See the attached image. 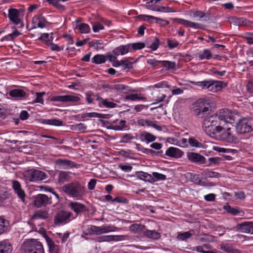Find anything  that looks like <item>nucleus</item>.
<instances>
[{"label": "nucleus", "instance_id": "3c124183", "mask_svg": "<svg viewBox=\"0 0 253 253\" xmlns=\"http://www.w3.org/2000/svg\"><path fill=\"white\" fill-rule=\"evenodd\" d=\"M204 175L209 178H218L221 176L220 173L210 170L205 172Z\"/></svg>", "mask_w": 253, "mask_h": 253}, {"label": "nucleus", "instance_id": "7ed1b4c3", "mask_svg": "<svg viewBox=\"0 0 253 253\" xmlns=\"http://www.w3.org/2000/svg\"><path fill=\"white\" fill-rule=\"evenodd\" d=\"M213 103V99L209 97L199 99L194 103V113L196 116L202 118L210 113L209 107Z\"/></svg>", "mask_w": 253, "mask_h": 253}, {"label": "nucleus", "instance_id": "2f4dec72", "mask_svg": "<svg viewBox=\"0 0 253 253\" xmlns=\"http://www.w3.org/2000/svg\"><path fill=\"white\" fill-rule=\"evenodd\" d=\"M176 20H178L179 22L186 27H192L195 29H204V26L202 24L181 19H176Z\"/></svg>", "mask_w": 253, "mask_h": 253}, {"label": "nucleus", "instance_id": "a211bd4d", "mask_svg": "<svg viewBox=\"0 0 253 253\" xmlns=\"http://www.w3.org/2000/svg\"><path fill=\"white\" fill-rule=\"evenodd\" d=\"M70 207L77 214L88 211L86 207L80 203L72 202L69 204Z\"/></svg>", "mask_w": 253, "mask_h": 253}, {"label": "nucleus", "instance_id": "bb28decb", "mask_svg": "<svg viewBox=\"0 0 253 253\" xmlns=\"http://www.w3.org/2000/svg\"><path fill=\"white\" fill-rule=\"evenodd\" d=\"M70 172L65 171H59L58 177V182L59 183L62 184L66 182L69 181L71 179V176H70Z\"/></svg>", "mask_w": 253, "mask_h": 253}, {"label": "nucleus", "instance_id": "680f3d73", "mask_svg": "<svg viewBox=\"0 0 253 253\" xmlns=\"http://www.w3.org/2000/svg\"><path fill=\"white\" fill-rule=\"evenodd\" d=\"M160 44L159 40L158 38H155L153 42L149 46L153 50H156L159 47Z\"/></svg>", "mask_w": 253, "mask_h": 253}, {"label": "nucleus", "instance_id": "cd10ccee", "mask_svg": "<svg viewBox=\"0 0 253 253\" xmlns=\"http://www.w3.org/2000/svg\"><path fill=\"white\" fill-rule=\"evenodd\" d=\"M49 216L48 211L46 210H40L35 212L32 215V219H46Z\"/></svg>", "mask_w": 253, "mask_h": 253}, {"label": "nucleus", "instance_id": "774afa93", "mask_svg": "<svg viewBox=\"0 0 253 253\" xmlns=\"http://www.w3.org/2000/svg\"><path fill=\"white\" fill-rule=\"evenodd\" d=\"M152 175L153 177L156 179V180H164L166 179V176L165 175L157 172H153Z\"/></svg>", "mask_w": 253, "mask_h": 253}, {"label": "nucleus", "instance_id": "9b49d317", "mask_svg": "<svg viewBox=\"0 0 253 253\" xmlns=\"http://www.w3.org/2000/svg\"><path fill=\"white\" fill-rule=\"evenodd\" d=\"M12 187L14 193L17 194L18 198L23 203H25L26 194L24 190L22 188L20 182L17 180L12 181Z\"/></svg>", "mask_w": 253, "mask_h": 253}, {"label": "nucleus", "instance_id": "6e6d98bb", "mask_svg": "<svg viewBox=\"0 0 253 253\" xmlns=\"http://www.w3.org/2000/svg\"><path fill=\"white\" fill-rule=\"evenodd\" d=\"M126 99L127 100L134 101L136 100H143L145 98L143 97L138 96L137 94H131L130 95L126 96Z\"/></svg>", "mask_w": 253, "mask_h": 253}, {"label": "nucleus", "instance_id": "a878e982", "mask_svg": "<svg viewBox=\"0 0 253 253\" xmlns=\"http://www.w3.org/2000/svg\"><path fill=\"white\" fill-rule=\"evenodd\" d=\"M139 138L142 141H146L147 143H149L154 141L156 137L151 133L142 131L140 133Z\"/></svg>", "mask_w": 253, "mask_h": 253}, {"label": "nucleus", "instance_id": "49530a36", "mask_svg": "<svg viewBox=\"0 0 253 253\" xmlns=\"http://www.w3.org/2000/svg\"><path fill=\"white\" fill-rule=\"evenodd\" d=\"M96 226L95 225H89L87 228L86 229L85 231H84L83 234L82 235V237H84V235H93L95 234L97 235L96 231Z\"/></svg>", "mask_w": 253, "mask_h": 253}, {"label": "nucleus", "instance_id": "20e7f679", "mask_svg": "<svg viewBox=\"0 0 253 253\" xmlns=\"http://www.w3.org/2000/svg\"><path fill=\"white\" fill-rule=\"evenodd\" d=\"M22 253H44L42 244L36 239L25 242L21 247Z\"/></svg>", "mask_w": 253, "mask_h": 253}, {"label": "nucleus", "instance_id": "6e6552de", "mask_svg": "<svg viewBox=\"0 0 253 253\" xmlns=\"http://www.w3.org/2000/svg\"><path fill=\"white\" fill-rule=\"evenodd\" d=\"M216 114L220 121L224 122V126L227 123H233L239 117L238 115L227 109H221L216 113Z\"/></svg>", "mask_w": 253, "mask_h": 253}, {"label": "nucleus", "instance_id": "864d4df0", "mask_svg": "<svg viewBox=\"0 0 253 253\" xmlns=\"http://www.w3.org/2000/svg\"><path fill=\"white\" fill-rule=\"evenodd\" d=\"M102 105L107 108H113L117 106V104L112 102L109 101L108 99H105L102 100Z\"/></svg>", "mask_w": 253, "mask_h": 253}, {"label": "nucleus", "instance_id": "7c9ffc66", "mask_svg": "<svg viewBox=\"0 0 253 253\" xmlns=\"http://www.w3.org/2000/svg\"><path fill=\"white\" fill-rule=\"evenodd\" d=\"M185 177L191 182L196 184L199 185L202 182V179L200 176V175L198 174L187 172L185 174Z\"/></svg>", "mask_w": 253, "mask_h": 253}, {"label": "nucleus", "instance_id": "c85d7f7f", "mask_svg": "<svg viewBox=\"0 0 253 253\" xmlns=\"http://www.w3.org/2000/svg\"><path fill=\"white\" fill-rule=\"evenodd\" d=\"M12 248L10 243L6 241L0 242V253H11Z\"/></svg>", "mask_w": 253, "mask_h": 253}, {"label": "nucleus", "instance_id": "dca6fc26", "mask_svg": "<svg viewBox=\"0 0 253 253\" xmlns=\"http://www.w3.org/2000/svg\"><path fill=\"white\" fill-rule=\"evenodd\" d=\"M237 230L246 233L253 234V222L246 221L237 225Z\"/></svg>", "mask_w": 253, "mask_h": 253}, {"label": "nucleus", "instance_id": "473e14b6", "mask_svg": "<svg viewBox=\"0 0 253 253\" xmlns=\"http://www.w3.org/2000/svg\"><path fill=\"white\" fill-rule=\"evenodd\" d=\"M33 21L36 23L38 22L37 26L41 28H43L46 26L48 23L46 19L42 14L37 15L34 17Z\"/></svg>", "mask_w": 253, "mask_h": 253}, {"label": "nucleus", "instance_id": "ea45409f", "mask_svg": "<svg viewBox=\"0 0 253 253\" xmlns=\"http://www.w3.org/2000/svg\"><path fill=\"white\" fill-rule=\"evenodd\" d=\"M21 34L19 32H18V31L17 30L15 29L12 33L8 34L7 35H6L5 36L2 38L0 39V41L3 42L5 41H12L16 37H17Z\"/></svg>", "mask_w": 253, "mask_h": 253}, {"label": "nucleus", "instance_id": "c9c22d12", "mask_svg": "<svg viewBox=\"0 0 253 253\" xmlns=\"http://www.w3.org/2000/svg\"><path fill=\"white\" fill-rule=\"evenodd\" d=\"M9 94L12 97L19 99L25 97L26 92L21 89H13L9 92Z\"/></svg>", "mask_w": 253, "mask_h": 253}, {"label": "nucleus", "instance_id": "f8f14e48", "mask_svg": "<svg viewBox=\"0 0 253 253\" xmlns=\"http://www.w3.org/2000/svg\"><path fill=\"white\" fill-rule=\"evenodd\" d=\"M210 85L209 90L212 92H216L221 90L222 88L227 86V84L222 81H217L210 80Z\"/></svg>", "mask_w": 253, "mask_h": 253}, {"label": "nucleus", "instance_id": "37998d69", "mask_svg": "<svg viewBox=\"0 0 253 253\" xmlns=\"http://www.w3.org/2000/svg\"><path fill=\"white\" fill-rule=\"evenodd\" d=\"M8 226V221L0 217V235L4 233L7 230Z\"/></svg>", "mask_w": 253, "mask_h": 253}, {"label": "nucleus", "instance_id": "e433bc0d", "mask_svg": "<svg viewBox=\"0 0 253 253\" xmlns=\"http://www.w3.org/2000/svg\"><path fill=\"white\" fill-rule=\"evenodd\" d=\"M194 231L193 230L183 233H178L177 239L179 241H185L194 235Z\"/></svg>", "mask_w": 253, "mask_h": 253}, {"label": "nucleus", "instance_id": "79ce46f5", "mask_svg": "<svg viewBox=\"0 0 253 253\" xmlns=\"http://www.w3.org/2000/svg\"><path fill=\"white\" fill-rule=\"evenodd\" d=\"M106 61V59L105 56L102 54H97L95 55L92 60V63L96 64L104 63Z\"/></svg>", "mask_w": 253, "mask_h": 253}, {"label": "nucleus", "instance_id": "f3484780", "mask_svg": "<svg viewBox=\"0 0 253 253\" xmlns=\"http://www.w3.org/2000/svg\"><path fill=\"white\" fill-rule=\"evenodd\" d=\"M44 238L48 245L49 253H60L59 247L54 243L51 238L49 237L47 235H45Z\"/></svg>", "mask_w": 253, "mask_h": 253}, {"label": "nucleus", "instance_id": "4be33fe9", "mask_svg": "<svg viewBox=\"0 0 253 253\" xmlns=\"http://www.w3.org/2000/svg\"><path fill=\"white\" fill-rule=\"evenodd\" d=\"M131 45L129 44L126 45H120L116 48L113 52L116 56L119 55H124L128 53V52H131Z\"/></svg>", "mask_w": 253, "mask_h": 253}, {"label": "nucleus", "instance_id": "8fccbe9b", "mask_svg": "<svg viewBox=\"0 0 253 253\" xmlns=\"http://www.w3.org/2000/svg\"><path fill=\"white\" fill-rule=\"evenodd\" d=\"M131 45V50H136L141 49L145 47V44L143 42H138L129 44Z\"/></svg>", "mask_w": 253, "mask_h": 253}, {"label": "nucleus", "instance_id": "5701e85b", "mask_svg": "<svg viewBox=\"0 0 253 253\" xmlns=\"http://www.w3.org/2000/svg\"><path fill=\"white\" fill-rule=\"evenodd\" d=\"M166 155L170 157L179 158L183 155V153L178 148L171 147L167 150Z\"/></svg>", "mask_w": 253, "mask_h": 253}, {"label": "nucleus", "instance_id": "c03bdc74", "mask_svg": "<svg viewBox=\"0 0 253 253\" xmlns=\"http://www.w3.org/2000/svg\"><path fill=\"white\" fill-rule=\"evenodd\" d=\"M75 28L78 29L81 33L87 34L89 33L90 31L89 25L85 23H82L77 26Z\"/></svg>", "mask_w": 253, "mask_h": 253}, {"label": "nucleus", "instance_id": "a19ab883", "mask_svg": "<svg viewBox=\"0 0 253 253\" xmlns=\"http://www.w3.org/2000/svg\"><path fill=\"white\" fill-rule=\"evenodd\" d=\"M212 54L209 49H204L202 53L198 55V57L200 60H209L211 58Z\"/></svg>", "mask_w": 253, "mask_h": 253}, {"label": "nucleus", "instance_id": "412c9836", "mask_svg": "<svg viewBox=\"0 0 253 253\" xmlns=\"http://www.w3.org/2000/svg\"><path fill=\"white\" fill-rule=\"evenodd\" d=\"M126 122L125 120L114 121L108 127V128L115 130H122L126 127Z\"/></svg>", "mask_w": 253, "mask_h": 253}, {"label": "nucleus", "instance_id": "6ab92c4d", "mask_svg": "<svg viewBox=\"0 0 253 253\" xmlns=\"http://www.w3.org/2000/svg\"><path fill=\"white\" fill-rule=\"evenodd\" d=\"M96 230L97 235H100L116 231L118 230V228L111 225H104L102 226H96Z\"/></svg>", "mask_w": 253, "mask_h": 253}, {"label": "nucleus", "instance_id": "052dcab7", "mask_svg": "<svg viewBox=\"0 0 253 253\" xmlns=\"http://www.w3.org/2000/svg\"><path fill=\"white\" fill-rule=\"evenodd\" d=\"M178 44V42L175 40L169 39L168 40V46L170 49L176 47Z\"/></svg>", "mask_w": 253, "mask_h": 253}, {"label": "nucleus", "instance_id": "5fc2aeb1", "mask_svg": "<svg viewBox=\"0 0 253 253\" xmlns=\"http://www.w3.org/2000/svg\"><path fill=\"white\" fill-rule=\"evenodd\" d=\"M89 44L90 46L94 47L96 48H102L103 45V43L99 40L92 41L89 43Z\"/></svg>", "mask_w": 253, "mask_h": 253}, {"label": "nucleus", "instance_id": "9d476101", "mask_svg": "<svg viewBox=\"0 0 253 253\" xmlns=\"http://www.w3.org/2000/svg\"><path fill=\"white\" fill-rule=\"evenodd\" d=\"M81 98L78 95L73 94H67L65 95H59L53 96L51 98L52 101H58L61 102H77L80 101Z\"/></svg>", "mask_w": 253, "mask_h": 253}, {"label": "nucleus", "instance_id": "2eb2a0df", "mask_svg": "<svg viewBox=\"0 0 253 253\" xmlns=\"http://www.w3.org/2000/svg\"><path fill=\"white\" fill-rule=\"evenodd\" d=\"M138 17L139 19H142L144 21H147L148 22H150L151 20H155L156 23L159 24L162 26H165L169 24V22L168 20L153 16L147 15H139L138 16Z\"/></svg>", "mask_w": 253, "mask_h": 253}, {"label": "nucleus", "instance_id": "f704fd0d", "mask_svg": "<svg viewBox=\"0 0 253 253\" xmlns=\"http://www.w3.org/2000/svg\"><path fill=\"white\" fill-rule=\"evenodd\" d=\"M224 209L229 213L233 215H243L244 212L240 210L238 208H232L229 205H226L224 206Z\"/></svg>", "mask_w": 253, "mask_h": 253}, {"label": "nucleus", "instance_id": "603ef678", "mask_svg": "<svg viewBox=\"0 0 253 253\" xmlns=\"http://www.w3.org/2000/svg\"><path fill=\"white\" fill-rule=\"evenodd\" d=\"M134 138V136L131 135L130 134H125L122 137L121 142L126 143L129 142L131 140L133 139Z\"/></svg>", "mask_w": 253, "mask_h": 253}, {"label": "nucleus", "instance_id": "c756f323", "mask_svg": "<svg viewBox=\"0 0 253 253\" xmlns=\"http://www.w3.org/2000/svg\"><path fill=\"white\" fill-rule=\"evenodd\" d=\"M231 22L239 26H249L250 25V21L243 18L232 17L231 19Z\"/></svg>", "mask_w": 253, "mask_h": 253}, {"label": "nucleus", "instance_id": "338daca9", "mask_svg": "<svg viewBox=\"0 0 253 253\" xmlns=\"http://www.w3.org/2000/svg\"><path fill=\"white\" fill-rule=\"evenodd\" d=\"M45 94V92H37L36 93L37 97L35 100V102L43 104V100L42 96Z\"/></svg>", "mask_w": 253, "mask_h": 253}, {"label": "nucleus", "instance_id": "a18cd8bd", "mask_svg": "<svg viewBox=\"0 0 253 253\" xmlns=\"http://www.w3.org/2000/svg\"><path fill=\"white\" fill-rule=\"evenodd\" d=\"M145 225L141 224H134L129 227L130 231L134 233H137L143 231L145 229Z\"/></svg>", "mask_w": 253, "mask_h": 253}, {"label": "nucleus", "instance_id": "f257e3e1", "mask_svg": "<svg viewBox=\"0 0 253 253\" xmlns=\"http://www.w3.org/2000/svg\"><path fill=\"white\" fill-rule=\"evenodd\" d=\"M224 122L220 121L217 114L205 118L203 122V127L205 132L211 137L216 134H221L222 140L228 142H236L237 138L231 132V128L224 126Z\"/></svg>", "mask_w": 253, "mask_h": 253}, {"label": "nucleus", "instance_id": "ddd939ff", "mask_svg": "<svg viewBox=\"0 0 253 253\" xmlns=\"http://www.w3.org/2000/svg\"><path fill=\"white\" fill-rule=\"evenodd\" d=\"M188 160L192 163L204 164L206 163V158L202 155L195 152H188L187 154Z\"/></svg>", "mask_w": 253, "mask_h": 253}, {"label": "nucleus", "instance_id": "393cba45", "mask_svg": "<svg viewBox=\"0 0 253 253\" xmlns=\"http://www.w3.org/2000/svg\"><path fill=\"white\" fill-rule=\"evenodd\" d=\"M146 8L153 11L162 12H174L175 10L166 6H155L152 4L146 5Z\"/></svg>", "mask_w": 253, "mask_h": 253}, {"label": "nucleus", "instance_id": "bf43d9fd", "mask_svg": "<svg viewBox=\"0 0 253 253\" xmlns=\"http://www.w3.org/2000/svg\"><path fill=\"white\" fill-rule=\"evenodd\" d=\"M85 96L86 100L88 103H92L95 98V94L89 92L85 93Z\"/></svg>", "mask_w": 253, "mask_h": 253}, {"label": "nucleus", "instance_id": "09e8293b", "mask_svg": "<svg viewBox=\"0 0 253 253\" xmlns=\"http://www.w3.org/2000/svg\"><path fill=\"white\" fill-rule=\"evenodd\" d=\"M162 65L168 69H174L176 67L175 62L169 61H163Z\"/></svg>", "mask_w": 253, "mask_h": 253}, {"label": "nucleus", "instance_id": "13d9d810", "mask_svg": "<svg viewBox=\"0 0 253 253\" xmlns=\"http://www.w3.org/2000/svg\"><path fill=\"white\" fill-rule=\"evenodd\" d=\"M232 247L228 244H222L220 245V249L227 253H230L232 249Z\"/></svg>", "mask_w": 253, "mask_h": 253}, {"label": "nucleus", "instance_id": "aec40b11", "mask_svg": "<svg viewBox=\"0 0 253 253\" xmlns=\"http://www.w3.org/2000/svg\"><path fill=\"white\" fill-rule=\"evenodd\" d=\"M125 239V236L123 235H104L98 237L97 241L99 242H111L113 241H121Z\"/></svg>", "mask_w": 253, "mask_h": 253}, {"label": "nucleus", "instance_id": "4c0bfd02", "mask_svg": "<svg viewBox=\"0 0 253 253\" xmlns=\"http://www.w3.org/2000/svg\"><path fill=\"white\" fill-rule=\"evenodd\" d=\"M190 84L194 85L199 86L202 89H208L210 85V80L203 81L201 82L190 81Z\"/></svg>", "mask_w": 253, "mask_h": 253}, {"label": "nucleus", "instance_id": "1a4fd4ad", "mask_svg": "<svg viewBox=\"0 0 253 253\" xmlns=\"http://www.w3.org/2000/svg\"><path fill=\"white\" fill-rule=\"evenodd\" d=\"M51 203V198L48 197L45 194H39L34 197V205L38 208L46 207Z\"/></svg>", "mask_w": 253, "mask_h": 253}, {"label": "nucleus", "instance_id": "de8ad7c7", "mask_svg": "<svg viewBox=\"0 0 253 253\" xmlns=\"http://www.w3.org/2000/svg\"><path fill=\"white\" fill-rule=\"evenodd\" d=\"M188 143L192 147L196 148H201L203 146L202 143L199 142L197 140L193 137H190L188 139Z\"/></svg>", "mask_w": 253, "mask_h": 253}, {"label": "nucleus", "instance_id": "0eeeda50", "mask_svg": "<svg viewBox=\"0 0 253 253\" xmlns=\"http://www.w3.org/2000/svg\"><path fill=\"white\" fill-rule=\"evenodd\" d=\"M25 176L30 182L42 181L48 178V175L44 172L37 169H31L25 173Z\"/></svg>", "mask_w": 253, "mask_h": 253}, {"label": "nucleus", "instance_id": "69168bd1", "mask_svg": "<svg viewBox=\"0 0 253 253\" xmlns=\"http://www.w3.org/2000/svg\"><path fill=\"white\" fill-rule=\"evenodd\" d=\"M49 35L48 33H43L42 34L41 37L38 38L39 40L43 41L45 42V43L47 45L50 44L49 40H48Z\"/></svg>", "mask_w": 253, "mask_h": 253}, {"label": "nucleus", "instance_id": "72a5a7b5", "mask_svg": "<svg viewBox=\"0 0 253 253\" xmlns=\"http://www.w3.org/2000/svg\"><path fill=\"white\" fill-rule=\"evenodd\" d=\"M143 234L147 238L153 240H157L161 237V234L155 230L147 229L143 232Z\"/></svg>", "mask_w": 253, "mask_h": 253}, {"label": "nucleus", "instance_id": "f03ea898", "mask_svg": "<svg viewBox=\"0 0 253 253\" xmlns=\"http://www.w3.org/2000/svg\"><path fill=\"white\" fill-rule=\"evenodd\" d=\"M85 189L84 184L78 181L67 183L62 187L64 192L77 199H80L85 195Z\"/></svg>", "mask_w": 253, "mask_h": 253}, {"label": "nucleus", "instance_id": "4d7b16f0", "mask_svg": "<svg viewBox=\"0 0 253 253\" xmlns=\"http://www.w3.org/2000/svg\"><path fill=\"white\" fill-rule=\"evenodd\" d=\"M115 88L117 90L122 91L124 93H126L130 90L128 86L124 84H118Z\"/></svg>", "mask_w": 253, "mask_h": 253}, {"label": "nucleus", "instance_id": "0e129e2a", "mask_svg": "<svg viewBox=\"0 0 253 253\" xmlns=\"http://www.w3.org/2000/svg\"><path fill=\"white\" fill-rule=\"evenodd\" d=\"M121 65L124 66V69H131L132 68V63L127 60H121Z\"/></svg>", "mask_w": 253, "mask_h": 253}, {"label": "nucleus", "instance_id": "b1692460", "mask_svg": "<svg viewBox=\"0 0 253 253\" xmlns=\"http://www.w3.org/2000/svg\"><path fill=\"white\" fill-rule=\"evenodd\" d=\"M19 11L14 8H10L8 10V17L10 20L15 24L18 25L20 23Z\"/></svg>", "mask_w": 253, "mask_h": 253}, {"label": "nucleus", "instance_id": "39448f33", "mask_svg": "<svg viewBox=\"0 0 253 253\" xmlns=\"http://www.w3.org/2000/svg\"><path fill=\"white\" fill-rule=\"evenodd\" d=\"M236 129L239 134L251 132L253 130V118H244L239 120L236 126Z\"/></svg>", "mask_w": 253, "mask_h": 253}, {"label": "nucleus", "instance_id": "e2e57ef3", "mask_svg": "<svg viewBox=\"0 0 253 253\" xmlns=\"http://www.w3.org/2000/svg\"><path fill=\"white\" fill-rule=\"evenodd\" d=\"M137 123L139 126H149L152 123V121L147 119H140L138 120Z\"/></svg>", "mask_w": 253, "mask_h": 253}, {"label": "nucleus", "instance_id": "58836bf2", "mask_svg": "<svg viewBox=\"0 0 253 253\" xmlns=\"http://www.w3.org/2000/svg\"><path fill=\"white\" fill-rule=\"evenodd\" d=\"M42 123L55 126H61L63 124V122L56 119H42Z\"/></svg>", "mask_w": 253, "mask_h": 253}, {"label": "nucleus", "instance_id": "4468645a", "mask_svg": "<svg viewBox=\"0 0 253 253\" xmlns=\"http://www.w3.org/2000/svg\"><path fill=\"white\" fill-rule=\"evenodd\" d=\"M56 164L59 167L64 169L73 168H79L80 167L79 164H76L74 162L67 159H58L56 160Z\"/></svg>", "mask_w": 253, "mask_h": 253}, {"label": "nucleus", "instance_id": "423d86ee", "mask_svg": "<svg viewBox=\"0 0 253 253\" xmlns=\"http://www.w3.org/2000/svg\"><path fill=\"white\" fill-rule=\"evenodd\" d=\"M73 213L69 211L60 210L57 212L53 219V224L55 226H60L69 223Z\"/></svg>", "mask_w": 253, "mask_h": 253}]
</instances>
